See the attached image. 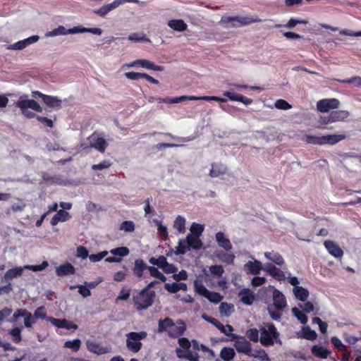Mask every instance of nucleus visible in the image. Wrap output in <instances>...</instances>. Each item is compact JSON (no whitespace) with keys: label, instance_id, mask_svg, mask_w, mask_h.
Returning <instances> with one entry per match:
<instances>
[{"label":"nucleus","instance_id":"nucleus-1","mask_svg":"<svg viewBox=\"0 0 361 361\" xmlns=\"http://www.w3.org/2000/svg\"><path fill=\"white\" fill-rule=\"evenodd\" d=\"M272 300L273 306H269L267 310L270 317L274 320H278L281 316L279 312L283 310L287 306L286 300L281 291L275 289L273 291Z\"/></svg>","mask_w":361,"mask_h":361},{"label":"nucleus","instance_id":"nucleus-2","mask_svg":"<svg viewBox=\"0 0 361 361\" xmlns=\"http://www.w3.org/2000/svg\"><path fill=\"white\" fill-rule=\"evenodd\" d=\"M15 105L18 107L22 114L27 118L35 117V114L30 112L28 109H30L37 112H42V108L34 99H29L27 95L20 96L16 102Z\"/></svg>","mask_w":361,"mask_h":361},{"label":"nucleus","instance_id":"nucleus-3","mask_svg":"<svg viewBox=\"0 0 361 361\" xmlns=\"http://www.w3.org/2000/svg\"><path fill=\"white\" fill-rule=\"evenodd\" d=\"M159 330L167 331L171 337H178L185 331V325L181 320L173 323L171 319L166 318L159 321Z\"/></svg>","mask_w":361,"mask_h":361},{"label":"nucleus","instance_id":"nucleus-4","mask_svg":"<svg viewBox=\"0 0 361 361\" xmlns=\"http://www.w3.org/2000/svg\"><path fill=\"white\" fill-rule=\"evenodd\" d=\"M261 19L259 18H240L238 16L231 17V16H223L220 21L219 25L223 27L229 29L233 27H237L242 25H245L252 23H259Z\"/></svg>","mask_w":361,"mask_h":361},{"label":"nucleus","instance_id":"nucleus-5","mask_svg":"<svg viewBox=\"0 0 361 361\" xmlns=\"http://www.w3.org/2000/svg\"><path fill=\"white\" fill-rule=\"evenodd\" d=\"M261 343L264 346L274 345L278 338L279 333L276 327L271 324H264L259 329Z\"/></svg>","mask_w":361,"mask_h":361},{"label":"nucleus","instance_id":"nucleus-6","mask_svg":"<svg viewBox=\"0 0 361 361\" xmlns=\"http://www.w3.org/2000/svg\"><path fill=\"white\" fill-rule=\"evenodd\" d=\"M147 336L146 331L130 332L126 335V346L128 350L133 353H137L142 348L141 341Z\"/></svg>","mask_w":361,"mask_h":361},{"label":"nucleus","instance_id":"nucleus-7","mask_svg":"<svg viewBox=\"0 0 361 361\" xmlns=\"http://www.w3.org/2000/svg\"><path fill=\"white\" fill-rule=\"evenodd\" d=\"M194 287L196 293L204 296L211 302L217 304L222 300V296L219 293L207 290L200 280L197 279L195 281Z\"/></svg>","mask_w":361,"mask_h":361},{"label":"nucleus","instance_id":"nucleus-8","mask_svg":"<svg viewBox=\"0 0 361 361\" xmlns=\"http://www.w3.org/2000/svg\"><path fill=\"white\" fill-rule=\"evenodd\" d=\"M155 294L154 291L144 289L138 296L135 298V302L138 310H145L152 305Z\"/></svg>","mask_w":361,"mask_h":361},{"label":"nucleus","instance_id":"nucleus-9","mask_svg":"<svg viewBox=\"0 0 361 361\" xmlns=\"http://www.w3.org/2000/svg\"><path fill=\"white\" fill-rule=\"evenodd\" d=\"M125 3H135L140 4L139 0H114L111 4H105L101 6L97 10L94 11V13L101 17H104L108 13L117 8L121 5Z\"/></svg>","mask_w":361,"mask_h":361},{"label":"nucleus","instance_id":"nucleus-10","mask_svg":"<svg viewBox=\"0 0 361 361\" xmlns=\"http://www.w3.org/2000/svg\"><path fill=\"white\" fill-rule=\"evenodd\" d=\"M140 66L147 69H152L157 71H162L164 70V67L161 66H157L150 61L147 59H137L131 63H125L122 66V69L125 70L129 68H133Z\"/></svg>","mask_w":361,"mask_h":361},{"label":"nucleus","instance_id":"nucleus-11","mask_svg":"<svg viewBox=\"0 0 361 361\" xmlns=\"http://www.w3.org/2000/svg\"><path fill=\"white\" fill-rule=\"evenodd\" d=\"M249 258L250 260L244 264L243 269L247 274L257 276L263 270L264 267L262 263L252 256H250Z\"/></svg>","mask_w":361,"mask_h":361},{"label":"nucleus","instance_id":"nucleus-12","mask_svg":"<svg viewBox=\"0 0 361 361\" xmlns=\"http://www.w3.org/2000/svg\"><path fill=\"white\" fill-rule=\"evenodd\" d=\"M340 105V102L335 98L324 99L319 100L317 104V108L320 112H328L331 109H337Z\"/></svg>","mask_w":361,"mask_h":361},{"label":"nucleus","instance_id":"nucleus-13","mask_svg":"<svg viewBox=\"0 0 361 361\" xmlns=\"http://www.w3.org/2000/svg\"><path fill=\"white\" fill-rule=\"evenodd\" d=\"M349 116L350 113L348 111H334L331 113L329 118H322V123L328 124L329 123L344 121L348 118Z\"/></svg>","mask_w":361,"mask_h":361},{"label":"nucleus","instance_id":"nucleus-14","mask_svg":"<svg viewBox=\"0 0 361 361\" xmlns=\"http://www.w3.org/2000/svg\"><path fill=\"white\" fill-rule=\"evenodd\" d=\"M39 39L38 35H33L23 40L18 41L7 47L8 50H23L27 46L37 42Z\"/></svg>","mask_w":361,"mask_h":361},{"label":"nucleus","instance_id":"nucleus-15","mask_svg":"<svg viewBox=\"0 0 361 361\" xmlns=\"http://www.w3.org/2000/svg\"><path fill=\"white\" fill-rule=\"evenodd\" d=\"M86 345L90 352L97 355H102L111 352V348L110 346H102L100 343L94 341L88 340L86 342Z\"/></svg>","mask_w":361,"mask_h":361},{"label":"nucleus","instance_id":"nucleus-16","mask_svg":"<svg viewBox=\"0 0 361 361\" xmlns=\"http://www.w3.org/2000/svg\"><path fill=\"white\" fill-rule=\"evenodd\" d=\"M33 94L39 96L44 103L50 108L59 109L61 107V100L56 97L46 95L38 91L34 92Z\"/></svg>","mask_w":361,"mask_h":361},{"label":"nucleus","instance_id":"nucleus-17","mask_svg":"<svg viewBox=\"0 0 361 361\" xmlns=\"http://www.w3.org/2000/svg\"><path fill=\"white\" fill-rule=\"evenodd\" d=\"M77 34L76 26L71 28L66 29L63 25H59L56 28L53 29L51 31H49L45 33L46 37H54L60 35H73Z\"/></svg>","mask_w":361,"mask_h":361},{"label":"nucleus","instance_id":"nucleus-18","mask_svg":"<svg viewBox=\"0 0 361 361\" xmlns=\"http://www.w3.org/2000/svg\"><path fill=\"white\" fill-rule=\"evenodd\" d=\"M227 166L220 162H215L211 165L209 175L212 178H219L227 173Z\"/></svg>","mask_w":361,"mask_h":361},{"label":"nucleus","instance_id":"nucleus-19","mask_svg":"<svg viewBox=\"0 0 361 361\" xmlns=\"http://www.w3.org/2000/svg\"><path fill=\"white\" fill-rule=\"evenodd\" d=\"M263 270L277 281H281L286 279L283 271L273 264H266Z\"/></svg>","mask_w":361,"mask_h":361},{"label":"nucleus","instance_id":"nucleus-20","mask_svg":"<svg viewBox=\"0 0 361 361\" xmlns=\"http://www.w3.org/2000/svg\"><path fill=\"white\" fill-rule=\"evenodd\" d=\"M234 346L238 353H244L246 355L250 353L251 345L243 337L238 338L234 342Z\"/></svg>","mask_w":361,"mask_h":361},{"label":"nucleus","instance_id":"nucleus-21","mask_svg":"<svg viewBox=\"0 0 361 361\" xmlns=\"http://www.w3.org/2000/svg\"><path fill=\"white\" fill-rule=\"evenodd\" d=\"M25 268L23 267H16L8 269L4 275L3 280L5 282H9L16 278L20 277L23 274V270Z\"/></svg>","mask_w":361,"mask_h":361},{"label":"nucleus","instance_id":"nucleus-22","mask_svg":"<svg viewBox=\"0 0 361 361\" xmlns=\"http://www.w3.org/2000/svg\"><path fill=\"white\" fill-rule=\"evenodd\" d=\"M345 138L344 134H328L322 135V145H335Z\"/></svg>","mask_w":361,"mask_h":361},{"label":"nucleus","instance_id":"nucleus-23","mask_svg":"<svg viewBox=\"0 0 361 361\" xmlns=\"http://www.w3.org/2000/svg\"><path fill=\"white\" fill-rule=\"evenodd\" d=\"M324 246L328 252L335 257H342L343 256V251L342 249L334 241L326 240Z\"/></svg>","mask_w":361,"mask_h":361},{"label":"nucleus","instance_id":"nucleus-24","mask_svg":"<svg viewBox=\"0 0 361 361\" xmlns=\"http://www.w3.org/2000/svg\"><path fill=\"white\" fill-rule=\"evenodd\" d=\"M215 238L219 246L224 248L226 251H229L232 249V245L230 240L223 232H217L216 233Z\"/></svg>","mask_w":361,"mask_h":361},{"label":"nucleus","instance_id":"nucleus-25","mask_svg":"<svg viewBox=\"0 0 361 361\" xmlns=\"http://www.w3.org/2000/svg\"><path fill=\"white\" fill-rule=\"evenodd\" d=\"M48 320L55 326L58 328H65L66 329H77L78 326L75 324L71 323L66 319H59L55 318H49Z\"/></svg>","mask_w":361,"mask_h":361},{"label":"nucleus","instance_id":"nucleus-26","mask_svg":"<svg viewBox=\"0 0 361 361\" xmlns=\"http://www.w3.org/2000/svg\"><path fill=\"white\" fill-rule=\"evenodd\" d=\"M75 269L70 263H66L59 266L56 269V274L58 276H63L68 274H75Z\"/></svg>","mask_w":361,"mask_h":361},{"label":"nucleus","instance_id":"nucleus-27","mask_svg":"<svg viewBox=\"0 0 361 361\" xmlns=\"http://www.w3.org/2000/svg\"><path fill=\"white\" fill-rule=\"evenodd\" d=\"M240 301L244 304L250 305L255 300V295L252 290L247 288L243 289L239 293Z\"/></svg>","mask_w":361,"mask_h":361},{"label":"nucleus","instance_id":"nucleus-28","mask_svg":"<svg viewBox=\"0 0 361 361\" xmlns=\"http://www.w3.org/2000/svg\"><path fill=\"white\" fill-rule=\"evenodd\" d=\"M264 256L268 260H270L279 266L284 264V259L283 257L278 252L274 251L265 252Z\"/></svg>","mask_w":361,"mask_h":361},{"label":"nucleus","instance_id":"nucleus-29","mask_svg":"<svg viewBox=\"0 0 361 361\" xmlns=\"http://www.w3.org/2000/svg\"><path fill=\"white\" fill-rule=\"evenodd\" d=\"M167 25L169 27L177 32H183L187 30V24L180 19H173L168 21Z\"/></svg>","mask_w":361,"mask_h":361},{"label":"nucleus","instance_id":"nucleus-30","mask_svg":"<svg viewBox=\"0 0 361 361\" xmlns=\"http://www.w3.org/2000/svg\"><path fill=\"white\" fill-rule=\"evenodd\" d=\"M71 218V215L68 212L63 209H60L57 213L52 217L51 224L53 226H56L59 222L68 221Z\"/></svg>","mask_w":361,"mask_h":361},{"label":"nucleus","instance_id":"nucleus-31","mask_svg":"<svg viewBox=\"0 0 361 361\" xmlns=\"http://www.w3.org/2000/svg\"><path fill=\"white\" fill-rule=\"evenodd\" d=\"M176 355L178 357L185 358L190 361H199V355L197 353H192L188 350L176 349Z\"/></svg>","mask_w":361,"mask_h":361},{"label":"nucleus","instance_id":"nucleus-32","mask_svg":"<svg viewBox=\"0 0 361 361\" xmlns=\"http://www.w3.org/2000/svg\"><path fill=\"white\" fill-rule=\"evenodd\" d=\"M293 293L296 299L305 301L310 295V293L307 289L303 288L302 286H297L293 288Z\"/></svg>","mask_w":361,"mask_h":361},{"label":"nucleus","instance_id":"nucleus-33","mask_svg":"<svg viewBox=\"0 0 361 361\" xmlns=\"http://www.w3.org/2000/svg\"><path fill=\"white\" fill-rule=\"evenodd\" d=\"M188 245L194 250H200L202 247V243L200 236L188 234L186 237Z\"/></svg>","mask_w":361,"mask_h":361},{"label":"nucleus","instance_id":"nucleus-34","mask_svg":"<svg viewBox=\"0 0 361 361\" xmlns=\"http://www.w3.org/2000/svg\"><path fill=\"white\" fill-rule=\"evenodd\" d=\"M312 353L316 357L322 359H326L330 354V351L327 348L320 345H315L312 348Z\"/></svg>","mask_w":361,"mask_h":361},{"label":"nucleus","instance_id":"nucleus-35","mask_svg":"<svg viewBox=\"0 0 361 361\" xmlns=\"http://www.w3.org/2000/svg\"><path fill=\"white\" fill-rule=\"evenodd\" d=\"M185 224V218L179 215L176 218L173 226L178 231V233L183 234L186 231Z\"/></svg>","mask_w":361,"mask_h":361},{"label":"nucleus","instance_id":"nucleus-36","mask_svg":"<svg viewBox=\"0 0 361 361\" xmlns=\"http://www.w3.org/2000/svg\"><path fill=\"white\" fill-rule=\"evenodd\" d=\"M235 312V307L233 305L221 302L219 306V312L221 316L228 317Z\"/></svg>","mask_w":361,"mask_h":361},{"label":"nucleus","instance_id":"nucleus-37","mask_svg":"<svg viewBox=\"0 0 361 361\" xmlns=\"http://www.w3.org/2000/svg\"><path fill=\"white\" fill-rule=\"evenodd\" d=\"M235 355L234 350L231 348H223L220 352V357L224 361H232Z\"/></svg>","mask_w":361,"mask_h":361},{"label":"nucleus","instance_id":"nucleus-38","mask_svg":"<svg viewBox=\"0 0 361 361\" xmlns=\"http://www.w3.org/2000/svg\"><path fill=\"white\" fill-rule=\"evenodd\" d=\"M247 356L251 357L257 358L261 361H269L268 355L262 349L255 350H252L251 349L250 353L248 354Z\"/></svg>","mask_w":361,"mask_h":361},{"label":"nucleus","instance_id":"nucleus-39","mask_svg":"<svg viewBox=\"0 0 361 361\" xmlns=\"http://www.w3.org/2000/svg\"><path fill=\"white\" fill-rule=\"evenodd\" d=\"M128 39L134 42H151L150 39L148 37H147L146 35H145L144 33H131L128 36Z\"/></svg>","mask_w":361,"mask_h":361},{"label":"nucleus","instance_id":"nucleus-40","mask_svg":"<svg viewBox=\"0 0 361 361\" xmlns=\"http://www.w3.org/2000/svg\"><path fill=\"white\" fill-rule=\"evenodd\" d=\"M159 102H164L166 104H176L186 100H192V96H181L175 98H167V99H158Z\"/></svg>","mask_w":361,"mask_h":361},{"label":"nucleus","instance_id":"nucleus-41","mask_svg":"<svg viewBox=\"0 0 361 361\" xmlns=\"http://www.w3.org/2000/svg\"><path fill=\"white\" fill-rule=\"evenodd\" d=\"M147 268L142 259H136L135 262V267L133 268V273L140 277L142 275L143 271Z\"/></svg>","mask_w":361,"mask_h":361},{"label":"nucleus","instance_id":"nucleus-42","mask_svg":"<svg viewBox=\"0 0 361 361\" xmlns=\"http://www.w3.org/2000/svg\"><path fill=\"white\" fill-rule=\"evenodd\" d=\"M299 307L306 313L314 312V314H317L319 307L315 306L312 302L307 301L302 305H299Z\"/></svg>","mask_w":361,"mask_h":361},{"label":"nucleus","instance_id":"nucleus-43","mask_svg":"<svg viewBox=\"0 0 361 361\" xmlns=\"http://www.w3.org/2000/svg\"><path fill=\"white\" fill-rule=\"evenodd\" d=\"M294 316L302 323L306 324L307 322V317L302 309L298 307H293L291 310Z\"/></svg>","mask_w":361,"mask_h":361},{"label":"nucleus","instance_id":"nucleus-44","mask_svg":"<svg viewBox=\"0 0 361 361\" xmlns=\"http://www.w3.org/2000/svg\"><path fill=\"white\" fill-rule=\"evenodd\" d=\"M77 34L78 33H85V32H90L95 35H101L103 32V30L99 27H93V28H87L81 26H76Z\"/></svg>","mask_w":361,"mask_h":361},{"label":"nucleus","instance_id":"nucleus-45","mask_svg":"<svg viewBox=\"0 0 361 361\" xmlns=\"http://www.w3.org/2000/svg\"><path fill=\"white\" fill-rule=\"evenodd\" d=\"M216 257L223 262L228 264L233 263L235 259V255L231 253L219 252L216 255Z\"/></svg>","mask_w":361,"mask_h":361},{"label":"nucleus","instance_id":"nucleus-46","mask_svg":"<svg viewBox=\"0 0 361 361\" xmlns=\"http://www.w3.org/2000/svg\"><path fill=\"white\" fill-rule=\"evenodd\" d=\"M106 145L107 144L106 140L102 137H97L92 144V146L100 152H104L105 151Z\"/></svg>","mask_w":361,"mask_h":361},{"label":"nucleus","instance_id":"nucleus-47","mask_svg":"<svg viewBox=\"0 0 361 361\" xmlns=\"http://www.w3.org/2000/svg\"><path fill=\"white\" fill-rule=\"evenodd\" d=\"M204 225L192 223L190 228V233L196 236H200L204 231Z\"/></svg>","mask_w":361,"mask_h":361},{"label":"nucleus","instance_id":"nucleus-48","mask_svg":"<svg viewBox=\"0 0 361 361\" xmlns=\"http://www.w3.org/2000/svg\"><path fill=\"white\" fill-rule=\"evenodd\" d=\"M303 337L310 341H314L317 338V334L315 331L312 330L309 326L302 328Z\"/></svg>","mask_w":361,"mask_h":361},{"label":"nucleus","instance_id":"nucleus-49","mask_svg":"<svg viewBox=\"0 0 361 361\" xmlns=\"http://www.w3.org/2000/svg\"><path fill=\"white\" fill-rule=\"evenodd\" d=\"M109 252L114 255H118L120 257L127 256L130 251L126 247H120L114 249H111Z\"/></svg>","mask_w":361,"mask_h":361},{"label":"nucleus","instance_id":"nucleus-50","mask_svg":"<svg viewBox=\"0 0 361 361\" xmlns=\"http://www.w3.org/2000/svg\"><path fill=\"white\" fill-rule=\"evenodd\" d=\"M81 345V341L80 339H74L73 341H68L64 343V347L71 348L73 351H78Z\"/></svg>","mask_w":361,"mask_h":361},{"label":"nucleus","instance_id":"nucleus-51","mask_svg":"<svg viewBox=\"0 0 361 361\" xmlns=\"http://www.w3.org/2000/svg\"><path fill=\"white\" fill-rule=\"evenodd\" d=\"M49 267V263L47 261H44L41 264L39 265H25L24 268L25 269L31 270L32 271H40L44 270L46 268Z\"/></svg>","mask_w":361,"mask_h":361},{"label":"nucleus","instance_id":"nucleus-52","mask_svg":"<svg viewBox=\"0 0 361 361\" xmlns=\"http://www.w3.org/2000/svg\"><path fill=\"white\" fill-rule=\"evenodd\" d=\"M303 140L308 144L322 145V136L307 135Z\"/></svg>","mask_w":361,"mask_h":361},{"label":"nucleus","instance_id":"nucleus-53","mask_svg":"<svg viewBox=\"0 0 361 361\" xmlns=\"http://www.w3.org/2000/svg\"><path fill=\"white\" fill-rule=\"evenodd\" d=\"M149 262L162 269L168 262L164 256H160L158 258L152 257L149 259Z\"/></svg>","mask_w":361,"mask_h":361},{"label":"nucleus","instance_id":"nucleus-54","mask_svg":"<svg viewBox=\"0 0 361 361\" xmlns=\"http://www.w3.org/2000/svg\"><path fill=\"white\" fill-rule=\"evenodd\" d=\"M274 106L278 109L288 110L292 108V106L286 100L279 99L274 103Z\"/></svg>","mask_w":361,"mask_h":361},{"label":"nucleus","instance_id":"nucleus-55","mask_svg":"<svg viewBox=\"0 0 361 361\" xmlns=\"http://www.w3.org/2000/svg\"><path fill=\"white\" fill-rule=\"evenodd\" d=\"M188 247H189V246L188 245L186 240H180L178 241V245L176 247L175 254L176 255L185 254L187 250Z\"/></svg>","mask_w":361,"mask_h":361},{"label":"nucleus","instance_id":"nucleus-56","mask_svg":"<svg viewBox=\"0 0 361 361\" xmlns=\"http://www.w3.org/2000/svg\"><path fill=\"white\" fill-rule=\"evenodd\" d=\"M215 326L218 328V329H219L223 334L227 336H228L230 333L233 331L232 326L229 324L223 325L219 321Z\"/></svg>","mask_w":361,"mask_h":361},{"label":"nucleus","instance_id":"nucleus-57","mask_svg":"<svg viewBox=\"0 0 361 361\" xmlns=\"http://www.w3.org/2000/svg\"><path fill=\"white\" fill-rule=\"evenodd\" d=\"M35 323L34 316L29 312H26L24 316V324L27 328H30Z\"/></svg>","mask_w":361,"mask_h":361},{"label":"nucleus","instance_id":"nucleus-58","mask_svg":"<svg viewBox=\"0 0 361 361\" xmlns=\"http://www.w3.org/2000/svg\"><path fill=\"white\" fill-rule=\"evenodd\" d=\"M120 229L126 232H132L135 230V224L131 221H126L121 224Z\"/></svg>","mask_w":361,"mask_h":361},{"label":"nucleus","instance_id":"nucleus-59","mask_svg":"<svg viewBox=\"0 0 361 361\" xmlns=\"http://www.w3.org/2000/svg\"><path fill=\"white\" fill-rule=\"evenodd\" d=\"M148 270L152 276L159 279L162 281H166V277L160 271H159V270L157 268L154 267H148Z\"/></svg>","mask_w":361,"mask_h":361},{"label":"nucleus","instance_id":"nucleus-60","mask_svg":"<svg viewBox=\"0 0 361 361\" xmlns=\"http://www.w3.org/2000/svg\"><path fill=\"white\" fill-rule=\"evenodd\" d=\"M109 252L107 251H102L97 255L93 254L89 255V259L92 262H99L102 259H103L104 257H106L108 255Z\"/></svg>","mask_w":361,"mask_h":361},{"label":"nucleus","instance_id":"nucleus-61","mask_svg":"<svg viewBox=\"0 0 361 361\" xmlns=\"http://www.w3.org/2000/svg\"><path fill=\"white\" fill-rule=\"evenodd\" d=\"M21 329L19 328H14L10 331V334L13 337V340L16 343H19L21 341Z\"/></svg>","mask_w":361,"mask_h":361},{"label":"nucleus","instance_id":"nucleus-62","mask_svg":"<svg viewBox=\"0 0 361 361\" xmlns=\"http://www.w3.org/2000/svg\"><path fill=\"white\" fill-rule=\"evenodd\" d=\"M89 256L87 249L83 246H78L76 249L75 257L85 259Z\"/></svg>","mask_w":361,"mask_h":361},{"label":"nucleus","instance_id":"nucleus-63","mask_svg":"<svg viewBox=\"0 0 361 361\" xmlns=\"http://www.w3.org/2000/svg\"><path fill=\"white\" fill-rule=\"evenodd\" d=\"M77 288H78V293L83 297L87 298L91 295V292L89 288L85 285H78L77 286Z\"/></svg>","mask_w":361,"mask_h":361},{"label":"nucleus","instance_id":"nucleus-64","mask_svg":"<svg viewBox=\"0 0 361 361\" xmlns=\"http://www.w3.org/2000/svg\"><path fill=\"white\" fill-rule=\"evenodd\" d=\"M247 336L248 338L254 342H257L259 340V331L256 329H252L247 331Z\"/></svg>","mask_w":361,"mask_h":361}]
</instances>
